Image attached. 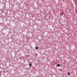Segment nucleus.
I'll list each match as a JSON object with an SVG mask.
<instances>
[{
  "label": "nucleus",
  "instance_id": "nucleus-1",
  "mask_svg": "<svg viewBox=\"0 0 77 77\" xmlns=\"http://www.w3.org/2000/svg\"><path fill=\"white\" fill-rule=\"evenodd\" d=\"M60 66V64H58L57 65V66L59 67V66Z\"/></svg>",
  "mask_w": 77,
  "mask_h": 77
},
{
  "label": "nucleus",
  "instance_id": "nucleus-2",
  "mask_svg": "<svg viewBox=\"0 0 77 77\" xmlns=\"http://www.w3.org/2000/svg\"><path fill=\"white\" fill-rule=\"evenodd\" d=\"M32 64L31 63H29V66H30V67H32Z\"/></svg>",
  "mask_w": 77,
  "mask_h": 77
},
{
  "label": "nucleus",
  "instance_id": "nucleus-3",
  "mask_svg": "<svg viewBox=\"0 0 77 77\" xmlns=\"http://www.w3.org/2000/svg\"><path fill=\"white\" fill-rule=\"evenodd\" d=\"M35 49L36 50H38V48L37 47H35Z\"/></svg>",
  "mask_w": 77,
  "mask_h": 77
},
{
  "label": "nucleus",
  "instance_id": "nucleus-4",
  "mask_svg": "<svg viewBox=\"0 0 77 77\" xmlns=\"http://www.w3.org/2000/svg\"><path fill=\"white\" fill-rule=\"evenodd\" d=\"M67 73H68V75H70V73L69 72H68Z\"/></svg>",
  "mask_w": 77,
  "mask_h": 77
},
{
  "label": "nucleus",
  "instance_id": "nucleus-5",
  "mask_svg": "<svg viewBox=\"0 0 77 77\" xmlns=\"http://www.w3.org/2000/svg\"><path fill=\"white\" fill-rule=\"evenodd\" d=\"M1 3V2H0V3Z\"/></svg>",
  "mask_w": 77,
  "mask_h": 77
}]
</instances>
